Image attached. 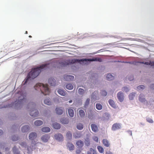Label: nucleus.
Wrapping results in <instances>:
<instances>
[{"label": "nucleus", "mask_w": 154, "mask_h": 154, "mask_svg": "<svg viewBox=\"0 0 154 154\" xmlns=\"http://www.w3.org/2000/svg\"><path fill=\"white\" fill-rule=\"evenodd\" d=\"M79 114L81 118L84 117L85 116V113L82 109H80L79 111Z\"/></svg>", "instance_id": "393cba45"}, {"label": "nucleus", "mask_w": 154, "mask_h": 154, "mask_svg": "<svg viewBox=\"0 0 154 154\" xmlns=\"http://www.w3.org/2000/svg\"><path fill=\"white\" fill-rule=\"evenodd\" d=\"M3 133V131L1 130H0V136L2 135Z\"/></svg>", "instance_id": "6e6d98bb"}, {"label": "nucleus", "mask_w": 154, "mask_h": 154, "mask_svg": "<svg viewBox=\"0 0 154 154\" xmlns=\"http://www.w3.org/2000/svg\"><path fill=\"white\" fill-rule=\"evenodd\" d=\"M121 128V124L119 123H116L112 125L111 129L112 130L114 131L120 129Z\"/></svg>", "instance_id": "39448f33"}, {"label": "nucleus", "mask_w": 154, "mask_h": 154, "mask_svg": "<svg viewBox=\"0 0 154 154\" xmlns=\"http://www.w3.org/2000/svg\"><path fill=\"white\" fill-rule=\"evenodd\" d=\"M37 137L36 133L35 132L31 133L29 135V138L30 140H33Z\"/></svg>", "instance_id": "ddd939ff"}, {"label": "nucleus", "mask_w": 154, "mask_h": 154, "mask_svg": "<svg viewBox=\"0 0 154 154\" xmlns=\"http://www.w3.org/2000/svg\"><path fill=\"white\" fill-rule=\"evenodd\" d=\"M146 120L149 123H152L153 122V120L150 118H146Z\"/></svg>", "instance_id": "de8ad7c7"}, {"label": "nucleus", "mask_w": 154, "mask_h": 154, "mask_svg": "<svg viewBox=\"0 0 154 154\" xmlns=\"http://www.w3.org/2000/svg\"><path fill=\"white\" fill-rule=\"evenodd\" d=\"M64 78L66 81H70L74 79V77L72 75H64Z\"/></svg>", "instance_id": "9b49d317"}, {"label": "nucleus", "mask_w": 154, "mask_h": 154, "mask_svg": "<svg viewBox=\"0 0 154 154\" xmlns=\"http://www.w3.org/2000/svg\"><path fill=\"white\" fill-rule=\"evenodd\" d=\"M91 127L92 130L94 132H96L98 130V128L97 125L94 124H92Z\"/></svg>", "instance_id": "a211bd4d"}, {"label": "nucleus", "mask_w": 154, "mask_h": 154, "mask_svg": "<svg viewBox=\"0 0 154 154\" xmlns=\"http://www.w3.org/2000/svg\"><path fill=\"white\" fill-rule=\"evenodd\" d=\"M12 139L13 141H16L18 140V137L14 135L12 136Z\"/></svg>", "instance_id": "a18cd8bd"}, {"label": "nucleus", "mask_w": 154, "mask_h": 154, "mask_svg": "<svg viewBox=\"0 0 154 154\" xmlns=\"http://www.w3.org/2000/svg\"><path fill=\"white\" fill-rule=\"evenodd\" d=\"M26 96L25 95H21V96L19 97V100L17 103H18L19 104H21L26 102V100L25 98Z\"/></svg>", "instance_id": "423d86ee"}, {"label": "nucleus", "mask_w": 154, "mask_h": 154, "mask_svg": "<svg viewBox=\"0 0 154 154\" xmlns=\"http://www.w3.org/2000/svg\"><path fill=\"white\" fill-rule=\"evenodd\" d=\"M39 88L42 93L45 95L49 94L50 92V90L48 87L47 84L44 85L42 83H38L34 86L35 89H37L36 87Z\"/></svg>", "instance_id": "f03ea898"}, {"label": "nucleus", "mask_w": 154, "mask_h": 154, "mask_svg": "<svg viewBox=\"0 0 154 154\" xmlns=\"http://www.w3.org/2000/svg\"><path fill=\"white\" fill-rule=\"evenodd\" d=\"M53 127L56 129H59L60 128V125L57 123H54L53 124Z\"/></svg>", "instance_id": "aec40b11"}, {"label": "nucleus", "mask_w": 154, "mask_h": 154, "mask_svg": "<svg viewBox=\"0 0 154 154\" xmlns=\"http://www.w3.org/2000/svg\"><path fill=\"white\" fill-rule=\"evenodd\" d=\"M72 102V100H70L69 101V103H71Z\"/></svg>", "instance_id": "e2e57ef3"}, {"label": "nucleus", "mask_w": 154, "mask_h": 154, "mask_svg": "<svg viewBox=\"0 0 154 154\" xmlns=\"http://www.w3.org/2000/svg\"><path fill=\"white\" fill-rule=\"evenodd\" d=\"M106 154H112V152H108L106 153Z\"/></svg>", "instance_id": "13d9d810"}, {"label": "nucleus", "mask_w": 154, "mask_h": 154, "mask_svg": "<svg viewBox=\"0 0 154 154\" xmlns=\"http://www.w3.org/2000/svg\"><path fill=\"white\" fill-rule=\"evenodd\" d=\"M60 121L61 123L63 124H67L69 122L68 119L66 118L61 119Z\"/></svg>", "instance_id": "c756f323"}, {"label": "nucleus", "mask_w": 154, "mask_h": 154, "mask_svg": "<svg viewBox=\"0 0 154 154\" xmlns=\"http://www.w3.org/2000/svg\"><path fill=\"white\" fill-rule=\"evenodd\" d=\"M106 79L108 80H112L114 79V77L110 74H108L106 76Z\"/></svg>", "instance_id": "473e14b6"}, {"label": "nucleus", "mask_w": 154, "mask_h": 154, "mask_svg": "<svg viewBox=\"0 0 154 154\" xmlns=\"http://www.w3.org/2000/svg\"><path fill=\"white\" fill-rule=\"evenodd\" d=\"M85 144L87 146H88L90 145V141L89 137H87L85 140Z\"/></svg>", "instance_id": "2f4dec72"}, {"label": "nucleus", "mask_w": 154, "mask_h": 154, "mask_svg": "<svg viewBox=\"0 0 154 154\" xmlns=\"http://www.w3.org/2000/svg\"><path fill=\"white\" fill-rule=\"evenodd\" d=\"M20 145L21 146L25 147V148H27V150L29 151V149L28 147L27 146L26 144V142H22L21 143H20Z\"/></svg>", "instance_id": "e433bc0d"}, {"label": "nucleus", "mask_w": 154, "mask_h": 154, "mask_svg": "<svg viewBox=\"0 0 154 154\" xmlns=\"http://www.w3.org/2000/svg\"><path fill=\"white\" fill-rule=\"evenodd\" d=\"M66 88L68 90H72L73 88V87L72 84H68L66 85Z\"/></svg>", "instance_id": "f704fd0d"}, {"label": "nucleus", "mask_w": 154, "mask_h": 154, "mask_svg": "<svg viewBox=\"0 0 154 154\" xmlns=\"http://www.w3.org/2000/svg\"><path fill=\"white\" fill-rule=\"evenodd\" d=\"M44 102L45 104L47 105H50L51 104V102L49 99H45L44 100Z\"/></svg>", "instance_id": "58836bf2"}, {"label": "nucleus", "mask_w": 154, "mask_h": 154, "mask_svg": "<svg viewBox=\"0 0 154 154\" xmlns=\"http://www.w3.org/2000/svg\"><path fill=\"white\" fill-rule=\"evenodd\" d=\"M128 132L131 135H132V132L131 131H128Z\"/></svg>", "instance_id": "4d7b16f0"}, {"label": "nucleus", "mask_w": 154, "mask_h": 154, "mask_svg": "<svg viewBox=\"0 0 154 154\" xmlns=\"http://www.w3.org/2000/svg\"><path fill=\"white\" fill-rule=\"evenodd\" d=\"M76 145L78 147L81 148L84 145V142L81 140H79L76 142Z\"/></svg>", "instance_id": "4468645a"}, {"label": "nucleus", "mask_w": 154, "mask_h": 154, "mask_svg": "<svg viewBox=\"0 0 154 154\" xmlns=\"http://www.w3.org/2000/svg\"><path fill=\"white\" fill-rule=\"evenodd\" d=\"M133 63L134 64H135V65H139L140 64L144 63V61H143V62L135 61Z\"/></svg>", "instance_id": "09e8293b"}, {"label": "nucleus", "mask_w": 154, "mask_h": 154, "mask_svg": "<svg viewBox=\"0 0 154 154\" xmlns=\"http://www.w3.org/2000/svg\"><path fill=\"white\" fill-rule=\"evenodd\" d=\"M54 138L58 141H62L63 140V137L60 134L57 133L54 135Z\"/></svg>", "instance_id": "0eeeda50"}, {"label": "nucleus", "mask_w": 154, "mask_h": 154, "mask_svg": "<svg viewBox=\"0 0 154 154\" xmlns=\"http://www.w3.org/2000/svg\"><path fill=\"white\" fill-rule=\"evenodd\" d=\"M93 152H94V153H93L94 154V153H95V154H96V153L95 151L94 150H93Z\"/></svg>", "instance_id": "052dcab7"}, {"label": "nucleus", "mask_w": 154, "mask_h": 154, "mask_svg": "<svg viewBox=\"0 0 154 154\" xmlns=\"http://www.w3.org/2000/svg\"><path fill=\"white\" fill-rule=\"evenodd\" d=\"M96 107L97 109L99 110H101L102 108V105L99 103L96 104Z\"/></svg>", "instance_id": "4c0bfd02"}, {"label": "nucleus", "mask_w": 154, "mask_h": 154, "mask_svg": "<svg viewBox=\"0 0 154 154\" xmlns=\"http://www.w3.org/2000/svg\"><path fill=\"white\" fill-rule=\"evenodd\" d=\"M29 37H30V38H31V37H32V36L31 35H29Z\"/></svg>", "instance_id": "69168bd1"}, {"label": "nucleus", "mask_w": 154, "mask_h": 154, "mask_svg": "<svg viewBox=\"0 0 154 154\" xmlns=\"http://www.w3.org/2000/svg\"><path fill=\"white\" fill-rule=\"evenodd\" d=\"M48 82L50 85L51 86H55L56 85V82L55 79L52 78L48 79Z\"/></svg>", "instance_id": "6e6552de"}, {"label": "nucleus", "mask_w": 154, "mask_h": 154, "mask_svg": "<svg viewBox=\"0 0 154 154\" xmlns=\"http://www.w3.org/2000/svg\"><path fill=\"white\" fill-rule=\"evenodd\" d=\"M123 88L124 90H125L126 92H127L129 91L128 88L127 87H125Z\"/></svg>", "instance_id": "5fc2aeb1"}, {"label": "nucleus", "mask_w": 154, "mask_h": 154, "mask_svg": "<svg viewBox=\"0 0 154 154\" xmlns=\"http://www.w3.org/2000/svg\"><path fill=\"white\" fill-rule=\"evenodd\" d=\"M87 154H91V153L90 152H88L87 153Z\"/></svg>", "instance_id": "680f3d73"}, {"label": "nucleus", "mask_w": 154, "mask_h": 154, "mask_svg": "<svg viewBox=\"0 0 154 154\" xmlns=\"http://www.w3.org/2000/svg\"><path fill=\"white\" fill-rule=\"evenodd\" d=\"M103 143L104 146L107 147H109L110 146V143L106 139H104L103 140Z\"/></svg>", "instance_id": "dca6fc26"}, {"label": "nucleus", "mask_w": 154, "mask_h": 154, "mask_svg": "<svg viewBox=\"0 0 154 154\" xmlns=\"http://www.w3.org/2000/svg\"><path fill=\"white\" fill-rule=\"evenodd\" d=\"M93 139L95 141L97 142H98L99 138L97 137L94 136L93 137Z\"/></svg>", "instance_id": "8fccbe9b"}, {"label": "nucleus", "mask_w": 154, "mask_h": 154, "mask_svg": "<svg viewBox=\"0 0 154 154\" xmlns=\"http://www.w3.org/2000/svg\"><path fill=\"white\" fill-rule=\"evenodd\" d=\"M5 150L6 151H7L9 150V148H6L5 149Z\"/></svg>", "instance_id": "bf43d9fd"}, {"label": "nucleus", "mask_w": 154, "mask_h": 154, "mask_svg": "<svg viewBox=\"0 0 154 154\" xmlns=\"http://www.w3.org/2000/svg\"><path fill=\"white\" fill-rule=\"evenodd\" d=\"M90 102V99L87 98L85 103L84 106L85 107H86L89 105Z\"/></svg>", "instance_id": "a19ab883"}, {"label": "nucleus", "mask_w": 154, "mask_h": 154, "mask_svg": "<svg viewBox=\"0 0 154 154\" xmlns=\"http://www.w3.org/2000/svg\"><path fill=\"white\" fill-rule=\"evenodd\" d=\"M39 114L38 112V110L36 109H32L30 110V116L35 118L38 116Z\"/></svg>", "instance_id": "20e7f679"}, {"label": "nucleus", "mask_w": 154, "mask_h": 154, "mask_svg": "<svg viewBox=\"0 0 154 154\" xmlns=\"http://www.w3.org/2000/svg\"><path fill=\"white\" fill-rule=\"evenodd\" d=\"M47 66V64H43L38 67L32 69L28 74L25 79L23 82L22 84L25 85L31 78L33 79L36 77L42 69L46 67Z\"/></svg>", "instance_id": "f257e3e1"}, {"label": "nucleus", "mask_w": 154, "mask_h": 154, "mask_svg": "<svg viewBox=\"0 0 154 154\" xmlns=\"http://www.w3.org/2000/svg\"><path fill=\"white\" fill-rule=\"evenodd\" d=\"M0 154H2L1 152H0Z\"/></svg>", "instance_id": "774afa93"}, {"label": "nucleus", "mask_w": 154, "mask_h": 154, "mask_svg": "<svg viewBox=\"0 0 154 154\" xmlns=\"http://www.w3.org/2000/svg\"><path fill=\"white\" fill-rule=\"evenodd\" d=\"M57 92L60 94L62 96H64L66 95V92L63 90L59 89L57 90Z\"/></svg>", "instance_id": "a878e982"}, {"label": "nucleus", "mask_w": 154, "mask_h": 154, "mask_svg": "<svg viewBox=\"0 0 154 154\" xmlns=\"http://www.w3.org/2000/svg\"><path fill=\"white\" fill-rule=\"evenodd\" d=\"M112 37H114V38H116L114 36H112Z\"/></svg>", "instance_id": "338daca9"}, {"label": "nucleus", "mask_w": 154, "mask_h": 154, "mask_svg": "<svg viewBox=\"0 0 154 154\" xmlns=\"http://www.w3.org/2000/svg\"><path fill=\"white\" fill-rule=\"evenodd\" d=\"M109 103L110 105L112 107L116 108V105L114 101L110 99L109 100Z\"/></svg>", "instance_id": "412c9836"}, {"label": "nucleus", "mask_w": 154, "mask_h": 154, "mask_svg": "<svg viewBox=\"0 0 154 154\" xmlns=\"http://www.w3.org/2000/svg\"><path fill=\"white\" fill-rule=\"evenodd\" d=\"M100 59H99L98 60H97V58H95L94 59H81L80 60L79 59H73L72 60H71V62H70L71 63H74L76 62H83L84 61H100L99 60Z\"/></svg>", "instance_id": "7ed1b4c3"}, {"label": "nucleus", "mask_w": 154, "mask_h": 154, "mask_svg": "<svg viewBox=\"0 0 154 154\" xmlns=\"http://www.w3.org/2000/svg\"><path fill=\"white\" fill-rule=\"evenodd\" d=\"M73 136L75 139L80 138L82 136V135L80 132H76L73 134Z\"/></svg>", "instance_id": "f3484780"}, {"label": "nucleus", "mask_w": 154, "mask_h": 154, "mask_svg": "<svg viewBox=\"0 0 154 154\" xmlns=\"http://www.w3.org/2000/svg\"><path fill=\"white\" fill-rule=\"evenodd\" d=\"M100 93L101 95L103 96H106L107 94L106 91L104 90L102 91Z\"/></svg>", "instance_id": "c03bdc74"}, {"label": "nucleus", "mask_w": 154, "mask_h": 154, "mask_svg": "<svg viewBox=\"0 0 154 154\" xmlns=\"http://www.w3.org/2000/svg\"><path fill=\"white\" fill-rule=\"evenodd\" d=\"M25 33H26V34H27V33H28L27 31H26V32H25Z\"/></svg>", "instance_id": "0e129e2a"}, {"label": "nucleus", "mask_w": 154, "mask_h": 154, "mask_svg": "<svg viewBox=\"0 0 154 154\" xmlns=\"http://www.w3.org/2000/svg\"><path fill=\"white\" fill-rule=\"evenodd\" d=\"M128 79L130 81H132L134 79V77L133 75H131L128 78Z\"/></svg>", "instance_id": "3c124183"}, {"label": "nucleus", "mask_w": 154, "mask_h": 154, "mask_svg": "<svg viewBox=\"0 0 154 154\" xmlns=\"http://www.w3.org/2000/svg\"><path fill=\"white\" fill-rule=\"evenodd\" d=\"M50 128L47 127H45L42 129V130L43 132H48L50 131Z\"/></svg>", "instance_id": "b1692460"}, {"label": "nucleus", "mask_w": 154, "mask_h": 154, "mask_svg": "<svg viewBox=\"0 0 154 154\" xmlns=\"http://www.w3.org/2000/svg\"><path fill=\"white\" fill-rule=\"evenodd\" d=\"M12 150L14 154H20V152L19 151L18 149L15 146L13 147Z\"/></svg>", "instance_id": "4be33fe9"}, {"label": "nucleus", "mask_w": 154, "mask_h": 154, "mask_svg": "<svg viewBox=\"0 0 154 154\" xmlns=\"http://www.w3.org/2000/svg\"><path fill=\"white\" fill-rule=\"evenodd\" d=\"M67 146L70 150H72L74 149V146L72 143H68L67 144Z\"/></svg>", "instance_id": "6ab92c4d"}, {"label": "nucleus", "mask_w": 154, "mask_h": 154, "mask_svg": "<svg viewBox=\"0 0 154 154\" xmlns=\"http://www.w3.org/2000/svg\"><path fill=\"white\" fill-rule=\"evenodd\" d=\"M66 136L68 139H71L72 138V133L69 131H68L66 133Z\"/></svg>", "instance_id": "bb28decb"}, {"label": "nucleus", "mask_w": 154, "mask_h": 154, "mask_svg": "<svg viewBox=\"0 0 154 154\" xmlns=\"http://www.w3.org/2000/svg\"><path fill=\"white\" fill-rule=\"evenodd\" d=\"M145 65H150L152 67V68H154V62L150 61L149 62L145 61Z\"/></svg>", "instance_id": "7c9ffc66"}, {"label": "nucleus", "mask_w": 154, "mask_h": 154, "mask_svg": "<svg viewBox=\"0 0 154 154\" xmlns=\"http://www.w3.org/2000/svg\"><path fill=\"white\" fill-rule=\"evenodd\" d=\"M150 88L153 90H154V84H152L150 85Z\"/></svg>", "instance_id": "864d4df0"}, {"label": "nucleus", "mask_w": 154, "mask_h": 154, "mask_svg": "<svg viewBox=\"0 0 154 154\" xmlns=\"http://www.w3.org/2000/svg\"><path fill=\"white\" fill-rule=\"evenodd\" d=\"M68 113L69 115L71 117H73L74 116V111L72 109H68Z\"/></svg>", "instance_id": "5701e85b"}, {"label": "nucleus", "mask_w": 154, "mask_h": 154, "mask_svg": "<svg viewBox=\"0 0 154 154\" xmlns=\"http://www.w3.org/2000/svg\"><path fill=\"white\" fill-rule=\"evenodd\" d=\"M117 96L120 102L123 101L124 99V96L123 93L121 92H119L117 94Z\"/></svg>", "instance_id": "1a4fd4ad"}, {"label": "nucleus", "mask_w": 154, "mask_h": 154, "mask_svg": "<svg viewBox=\"0 0 154 154\" xmlns=\"http://www.w3.org/2000/svg\"><path fill=\"white\" fill-rule=\"evenodd\" d=\"M60 65L62 66H65L69 64L68 63H67L66 62H63L60 63Z\"/></svg>", "instance_id": "79ce46f5"}, {"label": "nucleus", "mask_w": 154, "mask_h": 154, "mask_svg": "<svg viewBox=\"0 0 154 154\" xmlns=\"http://www.w3.org/2000/svg\"><path fill=\"white\" fill-rule=\"evenodd\" d=\"M81 151L80 149H77L76 151V152L77 154H79L80 153Z\"/></svg>", "instance_id": "603ef678"}, {"label": "nucleus", "mask_w": 154, "mask_h": 154, "mask_svg": "<svg viewBox=\"0 0 154 154\" xmlns=\"http://www.w3.org/2000/svg\"><path fill=\"white\" fill-rule=\"evenodd\" d=\"M84 90L83 89L80 88L79 89V93L80 94H83L84 93Z\"/></svg>", "instance_id": "37998d69"}, {"label": "nucleus", "mask_w": 154, "mask_h": 154, "mask_svg": "<svg viewBox=\"0 0 154 154\" xmlns=\"http://www.w3.org/2000/svg\"><path fill=\"white\" fill-rule=\"evenodd\" d=\"M29 125H25L22 128L21 131L23 133L27 132L29 131Z\"/></svg>", "instance_id": "2eb2a0df"}, {"label": "nucleus", "mask_w": 154, "mask_h": 154, "mask_svg": "<svg viewBox=\"0 0 154 154\" xmlns=\"http://www.w3.org/2000/svg\"><path fill=\"white\" fill-rule=\"evenodd\" d=\"M43 124V122L42 121L39 120L36 121L34 122V124L36 126H39L42 125Z\"/></svg>", "instance_id": "cd10ccee"}, {"label": "nucleus", "mask_w": 154, "mask_h": 154, "mask_svg": "<svg viewBox=\"0 0 154 154\" xmlns=\"http://www.w3.org/2000/svg\"><path fill=\"white\" fill-rule=\"evenodd\" d=\"M64 109L60 107H56L55 110L57 114L58 115H61L63 112Z\"/></svg>", "instance_id": "f8f14e48"}, {"label": "nucleus", "mask_w": 154, "mask_h": 154, "mask_svg": "<svg viewBox=\"0 0 154 154\" xmlns=\"http://www.w3.org/2000/svg\"><path fill=\"white\" fill-rule=\"evenodd\" d=\"M97 148L100 153H102L104 152V149L102 146H98Z\"/></svg>", "instance_id": "ea45409f"}, {"label": "nucleus", "mask_w": 154, "mask_h": 154, "mask_svg": "<svg viewBox=\"0 0 154 154\" xmlns=\"http://www.w3.org/2000/svg\"><path fill=\"white\" fill-rule=\"evenodd\" d=\"M144 88V86L143 85H140L137 87V88L138 90H143Z\"/></svg>", "instance_id": "49530a36"}, {"label": "nucleus", "mask_w": 154, "mask_h": 154, "mask_svg": "<svg viewBox=\"0 0 154 154\" xmlns=\"http://www.w3.org/2000/svg\"><path fill=\"white\" fill-rule=\"evenodd\" d=\"M144 95L143 94H140L139 96V100L141 102H143L144 100Z\"/></svg>", "instance_id": "72a5a7b5"}, {"label": "nucleus", "mask_w": 154, "mask_h": 154, "mask_svg": "<svg viewBox=\"0 0 154 154\" xmlns=\"http://www.w3.org/2000/svg\"><path fill=\"white\" fill-rule=\"evenodd\" d=\"M136 94L134 92L131 93L129 95V98L130 100H133L134 99L135 96Z\"/></svg>", "instance_id": "c85d7f7f"}, {"label": "nucleus", "mask_w": 154, "mask_h": 154, "mask_svg": "<svg viewBox=\"0 0 154 154\" xmlns=\"http://www.w3.org/2000/svg\"><path fill=\"white\" fill-rule=\"evenodd\" d=\"M50 137V136L48 134H46L43 135L41 137L42 140L44 142L48 141Z\"/></svg>", "instance_id": "9d476101"}, {"label": "nucleus", "mask_w": 154, "mask_h": 154, "mask_svg": "<svg viewBox=\"0 0 154 154\" xmlns=\"http://www.w3.org/2000/svg\"><path fill=\"white\" fill-rule=\"evenodd\" d=\"M76 128L77 129L81 130L83 128V126L82 124L81 123H79L76 126Z\"/></svg>", "instance_id": "c9c22d12"}]
</instances>
